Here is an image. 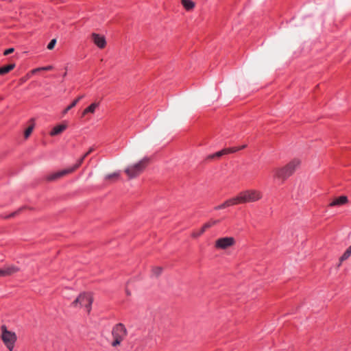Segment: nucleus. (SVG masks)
<instances>
[{"instance_id":"1","label":"nucleus","mask_w":351,"mask_h":351,"mask_svg":"<svg viewBox=\"0 0 351 351\" xmlns=\"http://www.w3.org/2000/svg\"><path fill=\"white\" fill-rule=\"evenodd\" d=\"M300 165V160L294 158L290 161L285 166L280 168H276L274 169V176L276 178L282 180V181L287 180L290 177L295 171V169Z\"/></svg>"},{"instance_id":"2","label":"nucleus","mask_w":351,"mask_h":351,"mask_svg":"<svg viewBox=\"0 0 351 351\" xmlns=\"http://www.w3.org/2000/svg\"><path fill=\"white\" fill-rule=\"evenodd\" d=\"M263 197L262 193L256 189L245 190L240 192L235 196L237 204L254 202L261 199Z\"/></svg>"},{"instance_id":"3","label":"nucleus","mask_w":351,"mask_h":351,"mask_svg":"<svg viewBox=\"0 0 351 351\" xmlns=\"http://www.w3.org/2000/svg\"><path fill=\"white\" fill-rule=\"evenodd\" d=\"M149 161L148 158H144L134 165L127 167L124 172L128 176V179L131 180L141 175L147 167Z\"/></svg>"},{"instance_id":"4","label":"nucleus","mask_w":351,"mask_h":351,"mask_svg":"<svg viewBox=\"0 0 351 351\" xmlns=\"http://www.w3.org/2000/svg\"><path fill=\"white\" fill-rule=\"evenodd\" d=\"M1 339L9 351H12L17 341L16 334L9 330L7 326L3 324L1 326Z\"/></svg>"},{"instance_id":"5","label":"nucleus","mask_w":351,"mask_h":351,"mask_svg":"<svg viewBox=\"0 0 351 351\" xmlns=\"http://www.w3.org/2000/svg\"><path fill=\"white\" fill-rule=\"evenodd\" d=\"M128 335V330L122 323L115 324L112 330L113 341L111 343L112 347H117L125 339Z\"/></svg>"},{"instance_id":"6","label":"nucleus","mask_w":351,"mask_h":351,"mask_svg":"<svg viewBox=\"0 0 351 351\" xmlns=\"http://www.w3.org/2000/svg\"><path fill=\"white\" fill-rule=\"evenodd\" d=\"M93 302V297L89 293H82L71 303V306L73 307H85L88 313H89L91 311Z\"/></svg>"},{"instance_id":"7","label":"nucleus","mask_w":351,"mask_h":351,"mask_svg":"<svg viewBox=\"0 0 351 351\" xmlns=\"http://www.w3.org/2000/svg\"><path fill=\"white\" fill-rule=\"evenodd\" d=\"M246 147H247V145H243L239 147H232L224 148V149H222L221 150L217 152L214 154H209L208 156H207L206 160L219 159V158L222 157L223 156L235 153L238 151L245 149Z\"/></svg>"},{"instance_id":"8","label":"nucleus","mask_w":351,"mask_h":351,"mask_svg":"<svg viewBox=\"0 0 351 351\" xmlns=\"http://www.w3.org/2000/svg\"><path fill=\"white\" fill-rule=\"evenodd\" d=\"M235 244V239L232 237H226L218 239L215 241V247L217 249L226 250Z\"/></svg>"},{"instance_id":"9","label":"nucleus","mask_w":351,"mask_h":351,"mask_svg":"<svg viewBox=\"0 0 351 351\" xmlns=\"http://www.w3.org/2000/svg\"><path fill=\"white\" fill-rule=\"evenodd\" d=\"M75 171V170L73 169V167L65 169H62L61 171H58L57 172H55V173H51V174L47 176L46 180L48 182H53V181L60 179V178H62L67 174L71 173L74 172Z\"/></svg>"},{"instance_id":"10","label":"nucleus","mask_w":351,"mask_h":351,"mask_svg":"<svg viewBox=\"0 0 351 351\" xmlns=\"http://www.w3.org/2000/svg\"><path fill=\"white\" fill-rule=\"evenodd\" d=\"M91 37L94 44L99 49H104L106 46V40L104 36L99 34L93 33Z\"/></svg>"},{"instance_id":"11","label":"nucleus","mask_w":351,"mask_h":351,"mask_svg":"<svg viewBox=\"0 0 351 351\" xmlns=\"http://www.w3.org/2000/svg\"><path fill=\"white\" fill-rule=\"evenodd\" d=\"M19 271H20V268L19 267L13 265H9L4 268L0 269V276L1 277L10 276Z\"/></svg>"},{"instance_id":"12","label":"nucleus","mask_w":351,"mask_h":351,"mask_svg":"<svg viewBox=\"0 0 351 351\" xmlns=\"http://www.w3.org/2000/svg\"><path fill=\"white\" fill-rule=\"evenodd\" d=\"M234 205H238L235 197L230 198V199L226 200L223 203H222L218 206H216L214 208V209L215 210H218L224 209L226 208H228V207H230L232 206H234Z\"/></svg>"},{"instance_id":"13","label":"nucleus","mask_w":351,"mask_h":351,"mask_svg":"<svg viewBox=\"0 0 351 351\" xmlns=\"http://www.w3.org/2000/svg\"><path fill=\"white\" fill-rule=\"evenodd\" d=\"M348 202V197L346 195H341L338 197L335 198L330 203H329L328 206L334 207V206H339L346 204Z\"/></svg>"},{"instance_id":"14","label":"nucleus","mask_w":351,"mask_h":351,"mask_svg":"<svg viewBox=\"0 0 351 351\" xmlns=\"http://www.w3.org/2000/svg\"><path fill=\"white\" fill-rule=\"evenodd\" d=\"M66 129V125L65 124H59L56 125L50 132L49 134L51 136H56L62 133Z\"/></svg>"},{"instance_id":"15","label":"nucleus","mask_w":351,"mask_h":351,"mask_svg":"<svg viewBox=\"0 0 351 351\" xmlns=\"http://www.w3.org/2000/svg\"><path fill=\"white\" fill-rule=\"evenodd\" d=\"M94 148L93 147H90L88 151L87 152H86L77 161V162L73 165L72 166L73 167V169L75 170L77 169L83 163L84 159L90 154L92 153L93 151H94Z\"/></svg>"},{"instance_id":"16","label":"nucleus","mask_w":351,"mask_h":351,"mask_svg":"<svg viewBox=\"0 0 351 351\" xmlns=\"http://www.w3.org/2000/svg\"><path fill=\"white\" fill-rule=\"evenodd\" d=\"M99 103H92L90 106L86 108L82 112V117L85 116L88 113H94L96 108L99 106Z\"/></svg>"},{"instance_id":"17","label":"nucleus","mask_w":351,"mask_h":351,"mask_svg":"<svg viewBox=\"0 0 351 351\" xmlns=\"http://www.w3.org/2000/svg\"><path fill=\"white\" fill-rule=\"evenodd\" d=\"M29 122L31 123L30 125L24 131V138L25 139H27L29 137V136L31 135V134L35 127V123H34V121L33 119H31L29 120Z\"/></svg>"},{"instance_id":"18","label":"nucleus","mask_w":351,"mask_h":351,"mask_svg":"<svg viewBox=\"0 0 351 351\" xmlns=\"http://www.w3.org/2000/svg\"><path fill=\"white\" fill-rule=\"evenodd\" d=\"M84 98V95H80L78 96L76 99H75L70 105H69L64 110H63V114H66L71 109H72L73 108H74L77 104L82 99Z\"/></svg>"},{"instance_id":"19","label":"nucleus","mask_w":351,"mask_h":351,"mask_svg":"<svg viewBox=\"0 0 351 351\" xmlns=\"http://www.w3.org/2000/svg\"><path fill=\"white\" fill-rule=\"evenodd\" d=\"M15 67V64H9L0 67V75H3L8 73Z\"/></svg>"},{"instance_id":"20","label":"nucleus","mask_w":351,"mask_h":351,"mask_svg":"<svg viewBox=\"0 0 351 351\" xmlns=\"http://www.w3.org/2000/svg\"><path fill=\"white\" fill-rule=\"evenodd\" d=\"M351 256V246H349L346 252L343 253V254L339 258V264L337 265V267H339L342 263L348 259V258Z\"/></svg>"},{"instance_id":"21","label":"nucleus","mask_w":351,"mask_h":351,"mask_svg":"<svg viewBox=\"0 0 351 351\" xmlns=\"http://www.w3.org/2000/svg\"><path fill=\"white\" fill-rule=\"evenodd\" d=\"M351 256V246H349L346 252L343 253V254L339 258V264L337 265V267H339L342 263L348 259V258Z\"/></svg>"},{"instance_id":"22","label":"nucleus","mask_w":351,"mask_h":351,"mask_svg":"<svg viewBox=\"0 0 351 351\" xmlns=\"http://www.w3.org/2000/svg\"><path fill=\"white\" fill-rule=\"evenodd\" d=\"M182 4L187 11L192 10L195 7V3L191 0H182Z\"/></svg>"},{"instance_id":"23","label":"nucleus","mask_w":351,"mask_h":351,"mask_svg":"<svg viewBox=\"0 0 351 351\" xmlns=\"http://www.w3.org/2000/svg\"><path fill=\"white\" fill-rule=\"evenodd\" d=\"M218 223H219V220L210 219L202 226V229L205 232L206 230L217 224Z\"/></svg>"},{"instance_id":"24","label":"nucleus","mask_w":351,"mask_h":351,"mask_svg":"<svg viewBox=\"0 0 351 351\" xmlns=\"http://www.w3.org/2000/svg\"><path fill=\"white\" fill-rule=\"evenodd\" d=\"M120 176L119 172H114L112 173L108 174L106 176V180H110L113 179H118Z\"/></svg>"},{"instance_id":"25","label":"nucleus","mask_w":351,"mask_h":351,"mask_svg":"<svg viewBox=\"0 0 351 351\" xmlns=\"http://www.w3.org/2000/svg\"><path fill=\"white\" fill-rule=\"evenodd\" d=\"M25 208V207H21V208H19L17 210H16V211L10 213V215L5 216V219H9V218L14 217L16 215L19 214Z\"/></svg>"},{"instance_id":"26","label":"nucleus","mask_w":351,"mask_h":351,"mask_svg":"<svg viewBox=\"0 0 351 351\" xmlns=\"http://www.w3.org/2000/svg\"><path fill=\"white\" fill-rule=\"evenodd\" d=\"M152 271L155 276H158L161 274L162 268L161 267H154Z\"/></svg>"},{"instance_id":"27","label":"nucleus","mask_w":351,"mask_h":351,"mask_svg":"<svg viewBox=\"0 0 351 351\" xmlns=\"http://www.w3.org/2000/svg\"><path fill=\"white\" fill-rule=\"evenodd\" d=\"M204 233V231L202 230V229L201 228L199 231L197 232H193L191 234V237H193V238H197V237H200L202 234H203Z\"/></svg>"},{"instance_id":"28","label":"nucleus","mask_w":351,"mask_h":351,"mask_svg":"<svg viewBox=\"0 0 351 351\" xmlns=\"http://www.w3.org/2000/svg\"><path fill=\"white\" fill-rule=\"evenodd\" d=\"M56 43V40L52 39L47 45V49L49 50L53 49L54 48Z\"/></svg>"},{"instance_id":"29","label":"nucleus","mask_w":351,"mask_h":351,"mask_svg":"<svg viewBox=\"0 0 351 351\" xmlns=\"http://www.w3.org/2000/svg\"><path fill=\"white\" fill-rule=\"evenodd\" d=\"M51 69H52L51 66H45V67H42V68H38V69H34V70L32 71V73H35L36 71H40V70L49 71Z\"/></svg>"},{"instance_id":"30","label":"nucleus","mask_w":351,"mask_h":351,"mask_svg":"<svg viewBox=\"0 0 351 351\" xmlns=\"http://www.w3.org/2000/svg\"><path fill=\"white\" fill-rule=\"evenodd\" d=\"M14 51V48H8L4 51L3 55L8 56V55L12 53Z\"/></svg>"},{"instance_id":"31","label":"nucleus","mask_w":351,"mask_h":351,"mask_svg":"<svg viewBox=\"0 0 351 351\" xmlns=\"http://www.w3.org/2000/svg\"><path fill=\"white\" fill-rule=\"evenodd\" d=\"M125 291H126V293H127L128 295H130L131 293H130V291L128 289H126Z\"/></svg>"}]
</instances>
